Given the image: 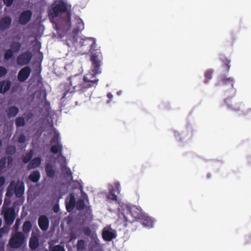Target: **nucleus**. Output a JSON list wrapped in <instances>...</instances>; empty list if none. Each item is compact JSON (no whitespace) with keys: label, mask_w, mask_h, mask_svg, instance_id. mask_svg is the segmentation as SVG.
I'll return each mask as SVG.
<instances>
[{"label":"nucleus","mask_w":251,"mask_h":251,"mask_svg":"<svg viewBox=\"0 0 251 251\" xmlns=\"http://www.w3.org/2000/svg\"><path fill=\"white\" fill-rule=\"evenodd\" d=\"M50 143L51 145L61 144L60 141L59 134L58 132H54L53 137L50 140Z\"/></svg>","instance_id":"nucleus-28"},{"label":"nucleus","mask_w":251,"mask_h":251,"mask_svg":"<svg viewBox=\"0 0 251 251\" xmlns=\"http://www.w3.org/2000/svg\"><path fill=\"white\" fill-rule=\"evenodd\" d=\"M12 23V19L9 16H5L0 20V30L2 31L8 29Z\"/></svg>","instance_id":"nucleus-14"},{"label":"nucleus","mask_w":251,"mask_h":251,"mask_svg":"<svg viewBox=\"0 0 251 251\" xmlns=\"http://www.w3.org/2000/svg\"><path fill=\"white\" fill-rule=\"evenodd\" d=\"M42 161V159L40 157H37L32 159L27 165L28 170H31L38 167Z\"/></svg>","instance_id":"nucleus-18"},{"label":"nucleus","mask_w":251,"mask_h":251,"mask_svg":"<svg viewBox=\"0 0 251 251\" xmlns=\"http://www.w3.org/2000/svg\"><path fill=\"white\" fill-rule=\"evenodd\" d=\"M26 141V137L24 134H21L18 139V142L20 143H24Z\"/></svg>","instance_id":"nucleus-42"},{"label":"nucleus","mask_w":251,"mask_h":251,"mask_svg":"<svg viewBox=\"0 0 251 251\" xmlns=\"http://www.w3.org/2000/svg\"><path fill=\"white\" fill-rule=\"evenodd\" d=\"M33 155V151L31 150L23 157V162L25 164L27 163L31 160Z\"/></svg>","instance_id":"nucleus-26"},{"label":"nucleus","mask_w":251,"mask_h":251,"mask_svg":"<svg viewBox=\"0 0 251 251\" xmlns=\"http://www.w3.org/2000/svg\"><path fill=\"white\" fill-rule=\"evenodd\" d=\"M102 236L103 239L106 241H110L116 237L114 233L107 230L102 231Z\"/></svg>","instance_id":"nucleus-20"},{"label":"nucleus","mask_w":251,"mask_h":251,"mask_svg":"<svg viewBox=\"0 0 251 251\" xmlns=\"http://www.w3.org/2000/svg\"><path fill=\"white\" fill-rule=\"evenodd\" d=\"M96 51L95 53H93L91 57L93 74L88 73L83 77L86 90L92 87H95L97 85L99 79L96 75L100 74L101 72L100 70V66L102 60V54L99 50H97Z\"/></svg>","instance_id":"nucleus-1"},{"label":"nucleus","mask_w":251,"mask_h":251,"mask_svg":"<svg viewBox=\"0 0 251 251\" xmlns=\"http://www.w3.org/2000/svg\"><path fill=\"white\" fill-rule=\"evenodd\" d=\"M2 213L6 225L11 226L14 223L16 218V213L14 206L8 207L5 206V202L2 208Z\"/></svg>","instance_id":"nucleus-5"},{"label":"nucleus","mask_w":251,"mask_h":251,"mask_svg":"<svg viewBox=\"0 0 251 251\" xmlns=\"http://www.w3.org/2000/svg\"><path fill=\"white\" fill-rule=\"evenodd\" d=\"M6 158H2L0 159V170L4 169L6 167Z\"/></svg>","instance_id":"nucleus-40"},{"label":"nucleus","mask_w":251,"mask_h":251,"mask_svg":"<svg viewBox=\"0 0 251 251\" xmlns=\"http://www.w3.org/2000/svg\"><path fill=\"white\" fill-rule=\"evenodd\" d=\"M32 57V54L31 52L27 51L20 54L17 58V62L19 65L23 66L28 65Z\"/></svg>","instance_id":"nucleus-9"},{"label":"nucleus","mask_w":251,"mask_h":251,"mask_svg":"<svg viewBox=\"0 0 251 251\" xmlns=\"http://www.w3.org/2000/svg\"><path fill=\"white\" fill-rule=\"evenodd\" d=\"M0 251H4V244L2 242H0Z\"/></svg>","instance_id":"nucleus-50"},{"label":"nucleus","mask_w":251,"mask_h":251,"mask_svg":"<svg viewBox=\"0 0 251 251\" xmlns=\"http://www.w3.org/2000/svg\"><path fill=\"white\" fill-rule=\"evenodd\" d=\"M15 148L12 146H8L6 149V152L8 154H13L15 152Z\"/></svg>","instance_id":"nucleus-39"},{"label":"nucleus","mask_w":251,"mask_h":251,"mask_svg":"<svg viewBox=\"0 0 251 251\" xmlns=\"http://www.w3.org/2000/svg\"><path fill=\"white\" fill-rule=\"evenodd\" d=\"M83 232L85 235L87 236H90L91 233V230L89 227H87L84 228Z\"/></svg>","instance_id":"nucleus-45"},{"label":"nucleus","mask_w":251,"mask_h":251,"mask_svg":"<svg viewBox=\"0 0 251 251\" xmlns=\"http://www.w3.org/2000/svg\"><path fill=\"white\" fill-rule=\"evenodd\" d=\"M234 79L233 77H227L226 76L222 75L218 78V82L216 83L217 86H228V89L233 88Z\"/></svg>","instance_id":"nucleus-8"},{"label":"nucleus","mask_w":251,"mask_h":251,"mask_svg":"<svg viewBox=\"0 0 251 251\" xmlns=\"http://www.w3.org/2000/svg\"><path fill=\"white\" fill-rule=\"evenodd\" d=\"M71 6L62 0H59L54 3L50 15L53 18L61 16L63 13H67L68 20L71 26Z\"/></svg>","instance_id":"nucleus-3"},{"label":"nucleus","mask_w":251,"mask_h":251,"mask_svg":"<svg viewBox=\"0 0 251 251\" xmlns=\"http://www.w3.org/2000/svg\"><path fill=\"white\" fill-rule=\"evenodd\" d=\"M53 210L55 213L58 212L59 210V207L58 204H55L53 207Z\"/></svg>","instance_id":"nucleus-49"},{"label":"nucleus","mask_w":251,"mask_h":251,"mask_svg":"<svg viewBox=\"0 0 251 251\" xmlns=\"http://www.w3.org/2000/svg\"><path fill=\"white\" fill-rule=\"evenodd\" d=\"M5 179L4 176H0V188H1L5 183Z\"/></svg>","instance_id":"nucleus-47"},{"label":"nucleus","mask_w":251,"mask_h":251,"mask_svg":"<svg viewBox=\"0 0 251 251\" xmlns=\"http://www.w3.org/2000/svg\"><path fill=\"white\" fill-rule=\"evenodd\" d=\"M71 86L73 87L74 91H85L86 88L84 86L83 78L80 75H75L69 78Z\"/></svg>","instance_id":"nucleus-7"},{"label":"nucleus","mask_w":251,"mask_h":251,"mask_svg":"<svg viewBox=\"0 0 251 251\" xmlns=\"http://www.w3.org/2000/svg\"><path fill=\"white\" fill-rule=\"evenodd\" d=\"M7 71V70L2 66H0V77H1L5 75Z\"/></svg>","instance_id":"nucleus-41"},{"label":"nucleus","mask_w":251,"mask_h":251,"mask_svg":"<svg viewBox=\"0 0 251 251\" xmlns=\"http://www.w3.org/2000/svg\"><path fill=\"white\" fill-rule=\"evenodd\" d=\"M21 44L17 41L12 42L10 44V50L15 53L18 52L21 49Z\"/></svg>","instance_id":"nucleus-25"},{"label":"nucleus","mask_w":251,"mask_h":251,"mask_svg":"<svg viewBox=\"0 0 251 251\" xmlns=\"http://www.w3.org/2000/svg\"><path fill=\"white\" fill-rule=\"evenodd\" d=\"M25 124V119L23 117H19L15 120V125L17 127L24 126Z\"/></svg>","instance_id":"nucleus-31"},{"label":"nucleus","mask_w":251,"mask_h":251,"mask_svg":"<svg viewBox=\"0 0 251 251\" xmlns=\"http://www.w3.org/2000/svg\"><path fill=\"white\" fill-rule=\"evenodd\" d=\"M31 70L29 67L26 66L23 68L19 72L17 78L20 82L25 81L29 76Z\"/></svg>","instance_id":"nucleus-11"},{"label":"nucleus","mask_w":251,"mask_h":251,"mask_svg":"<svg viewBox=\"0 0 251 251\" xmlns=\"http://www.w3.org/2000/svg\"><path fill=\"white\" fill-rule=\"evenodd\" d=\"M76 209L78 210H82L85 207V202L83 199H79L76 202Z\"/></svg>","instance_id":"nucleus-36"},{"label":"nucleus","mask_w":251,"mask_h":251,"mask_svg":"<svg viewBox=\"0 0 251 251\" xmlns=\"http://www.w3.org/2000/svg\"><path fill=\"white\" fill-rule=\"evenodd\" d=\"M76 205V201L75 196L71 194L70 196V199L68 202H66V208L68 212H71Z\"/></svg>","instance_id":"nucleus-16"},{"label":"nucleus","mask_w":251,"mask_h":251,"mask_svg":"<svg viewBox=\"0 0 251 251\" xmlns=\"http://www.w3.org/2000/svg\"><path fill=\"white\" fill-rule=\"evenodd\" d=\"M14 0H3L4 4L7 6H11L13 3Z\"/></svg>","instance_id":"nucleus-44"},{"label":"nucleus","mask_w":251,"mask_h":251,"mask_svg":"<svg viewBox=\"0 0 251 251\" xmlns=\"http://www.w3.org/2000/svg\"><path fill=\"white\" fill-rule=\"evenodd\" d=\"M11 86V82L10 80L0 81V94H4L7 92Z\"/></svg>","instance_id":"nucleus-17"},{"label":"nucleus","mask_w":251,"mask_h":251,"mask_svg":"<svg viewBox=\"0 0 251 251\" xmlns=\"http://www.w3.org/2000/svg\"><path fill=\"white\" fill-rule=\"evenodd\" d=\"M205 82L207 83L212 77V72L211 71H207L205 73Z\"/></svg>","instance_id":"nucleus-38"},{"label":"nucleus","mask_w":251,"mask_h":251,"mask_svg":"<svg viewBox=\"0 0 251 251\" xmlns=\"http://www.w3.org/2000/svg\"><path fill=\"white\" fill-rule=\"evenodd\" d=\"M32 228V225L30 221H27L24 222L23 225V231L25 234L28 233Z\"/></svg>","instance_id":"nucleus-27"},{"label":"nucleus","mask_w":251,"mask_h":251,"mask_svg":"<svg viewBox=\"0 0 251 251\" xmlns=\"http://www.w3.org/2000/svg\"><path fill=\"white\" fill-rule=\"evenodd\" d=\"M45 172L48 177L53 178L56 175L55 168L51 163H47L45 165Z\"/></svg>","instance_id":"nucleus-13"},{"label":"nucleus","mask_w":251,"mask_h":251,"mask_svg":"<svg viewBox=\"0 0 251 251\" xmlns=\"http://www.w3.org/2000/svg\"><path fill=\"white\" fill-rule=\"evenodd\" d=\"M2 225V220L0 218V227Z\"/></svg>","instance_id":"nucleus-56"},{"label":"nucleus","mask_w":251,"mask_h":251,"mask_svg":"<svg viewBox=\"0 0 251 251\" xmlns=\"http://www.w3.org/2000/svg\"><path fill=\"white\" fill-rule=\"evenodd\" d=\"M38 224L42 231H47L50 226V220L46 215H41L38 219Z\"/></svg>","instance_id":"nucleus-12"},{"label":"nucleus","mask_w":251,"mask_h":251,"mask_svg":"<svg viewBox=\"0 0 251 251\" xmlns=\"http://www.w3.org/2000/svg\"><path fill=\"white\" fill-rule=\"evenodd\" d=\"M76 249L78 251H82L86 249V245L83 240H79L76 244Z\"/></svg>","instance_id":"nucleus-32"},{"label":"nucleus","mask_w":251,"mask_h":251,"mask_svg":"<svg viewBox=\"0 0 251 251\" xmlns=\"http://www.w3.org/2000/svg\"><path fill=\"white\" fill-rule=\"evenodd\" d=\"M107 98L109 99V100H111L113 98V95L111 93H108L107 94Z\"/></svg>","instance_id":"nucleus-51"},{"label":"nucleus","mask_w":251,"mask_h":251,"mask_svg":"<svg viewBox=\"0 0 251 251\" xmlns=\"http://www.w3.org/2000/svg\"><path fill=\"white\" fill-rule=\"evenodd\" d=\"M65 174L68 177H72V172L69 168H66Z\"/></svg>","instance_id":"nucleus-46"},{"label":"nucleus","mask_w":251,"mask_h":251,"mask_svg":"<svg viewBox=\"0 0 251 251\" xmlns=\"http://www.w3.org/2000/svg\"><path fill=\"white\" fill-rule=\"evenodd\" d=\"M1 203V201H0V204Z\"/></svg>","instance_id":"nucleus-57"},{"label":"nucleus","mask_w":251,"mask_h":251,"mask_svg":"<svg viewBox=\"0 0 251 251\" xmlns=\"http://www.w3.org/2000/svg\"><path fill=\"white\" fill-rule=\"evenodd\" d=\"M109 190H113L114 193L119 194L120 192L119 182H115L113 185H110L109 187Z\"/></svg>","instance_id":"nucleus-30"},{"label":"nucleus","mask_w":251,"mask_h":251,"mask_svg":"<svg viewBox=\"0 0 251 251\" xmlns=\"http://www.w3.org/2000/svg\"><path fill=\"white\" fill-rule=\"evenodd\" d=\"M20 225V222L19 220H17L14 225V227L15 230H17L19 229Z\"/></svg>","instance_id":"nucleus-48"},{"label":"nucleus","mask_w":251,"mask_h":251,"mask_svg":"<svg viewBox=\"0 0 251 251\" xmlns=\"http://www.w3.org/2000/svg\"><path fill=\"white\" fill-rule=\"evenodd\" d=\"M7 159H8L9 163H10L11 162H12L13 161V158L11 156H8Z\"/></svg>","instance_id":"nucleus-53"},{"label":"nucleus","mask_w":251,"mask_h":251,"mask_svg":"<svg viewBox=\"0 0 251 251\" xmlns=\"http://www.w3.org/2000/svg\"><path fill=\"white\" fill-rule=\"evenodd\" d=\"M39 239L37 236L31 237L29 242V247L32 250H35L39 246Z\"/></svg>","instance_id":"nucleus-21"},{"label":"nucleus","mask_w":251,"mask_h":251,"mask_svg":"<svg viewBox=\"0 0 251 251\" xmlns=\"http://www.w3.org/2000/svg\"><path fill=\"white\" fill-rule=\"evenodd\" d=\"M138 221L141 222L145 226L151 227L153 225V220L145 213L142 216Z\"/></svg>","instance_id":"nucleus-15"},{"label":"nucleus","mask_w":251,"mask_h":251,"mask_svg":"<svg viewBox=\"0 0 251 251\" xmlns=\"http://www.w3.org/2000/svg\"><path fill=\"white\" fill-rule=\"evenodd\" d=\"M72 96V92H70L69 91H67L66 92H64L63 94V98L67 99L70 97Z\"/></svg>","instance_id":"nucleus-43"},{"label":"nucleus","mask_w":251,"mask_h":251,"mask_svg":"<svg viewBox=\"0 0 251 251\" xmlns=\"http://www.w3.org/2000/svg\"><path fill=\"white\" fill-rule=\"evenodd\" d=\"M50 251H65L63 245H57L53 247L50 246Z\"/></svg>","instance_id":"nucleus-37"},{"label":"nucleus","mask_w":251,"mask_h":251,"mask_svg":"<svg viewBox=\"0 0 251 251\" xmlns=\"http://www.w3.org/2000/svg\"><path fill=\"white\" fill-rule=\"evenodd\" d=\"M220 59L224 62V66L226 68V72H228L230 67V60L226 58L224 55H221Z\"/></svg>","instance_id":"nucleus-35"},{"label":"nucleus","mask_w":251,"mask_h":251,"mask_svg":"<svg viewBox=\"0 0 251 251\" xmlns=\"http://www.w3.org/2000/svg\"><path fill=\"white\" fill-rule=\"evenodd\" d=\"M14 54L15 53L10 49L6 50L4 54V60L5 61H9L13 57Z\"/></svg>","instance_id":"nucleus-33"},{"label":"nucleus","mask_w":251,"mask_h":251,"mask_svg":"<svg viewBox=\"0 0 251 251\" xmlns=\"http://www.w3.org/2000/svg\"><path fill=\"white\" fill-rule=\"evenodd\" d=\"M2 142L1 140H0V148L2 147Z\"/></svg>","instance_id":"nucleus-55"},{"label":"nucleus","mask_w":251,"mask_h":251,"mask_svg":"<svg viewBox=\"0 0 251 251\" xmlns=\"http://www.w3.org/2000/svg\"><path fill=\"white\" fill-rule=\"evenodd\" d=\"M25 188L23 185H20L16 187L15 190V195L18 198H21L24 194Z\"/></svg>","instance_id":"nucleus-29"},{"label":"nucleus","mask_w":251,"mask_h":251,"mask_svg":"<svg viewBox=\"0 0 251 251\" xmlns=\"http://www.w3.org/2000/svg\"><path fill=\"white\" fill-rule=\"evenodd\" d=\"M80 49L83 53H88L89 52H92L95 50L96 46V40L94 38H85L82 39L80 42Z\"/></svg>","instance_id":"nucleus-4"},{"label":"nucleus","mask_w":251,"mask_h":251,"mask_svg":"<svg viewBox=\"0 0 251 251\" xmlns=\"http://www.w3.org/2000/svg\"><path fill=\"white\" fill-rule=\"evenodd\" d=\"M76 26L74 29V31L76 33L82 31L84 28V25L83 21L79 17L75 16V18Z\"/></svg>","instance_id":"nucleus-19"},{"label":"nucleus","mask_w":251,"mask_h":251,"mask_svg":"<svg viewBox=\"0 0 251 251\" xmlns=\"http://www.w3.org/2000/svg\"><path fill=\"white\" fill-rule=\"evenodd\" d=\"M7 115L9 118L15 117L19 112V108L15 106L10 107L7 110Z\"/></svg>","instance_id":"nucleus-24"},{"label":"nucleus","mask_w":251,"mask_h":251,"mask_svg":"<svg viewBox=\"0 0 251 251\" xmlns=\"http://www.w3.org/2000/svg\"><path fill=\"white\" fill-rule=\"evenodd\" d=\"M106 199L108 201H117L118 200L117 196L114 193L113 190H109V193L106 195Z\"/></svg>","instance_id":"nucleus-34"},{"label":"nucleus","mask_w":251,"mask_h":251,"mask_svg":"<svg viewBox=\"0 0 251 251\" xmlns=\"http://www.w3.org/2000/svg\"><path fill=\"white\" fill-rule=\"evenodd\" d=\"M63 149V148L62 144H59L56 145H52L50 150V151L54 154H57L58 153L61 154Z\"/></svg>","instance_id":"nucleus-23"},{"label":"nucleus","mask_w":251,"mask_h":251,"mask_svg":"<svg viewBox=\"0 0 251 251\" xmlns=\"http://www.w3.org/2000/svg\"><path fill=\"white\" fill-rule=\"evenodd\" d=\"M25 241L24 234L22 232L17 231L12 235L9 239V245L11 248L18 249L21 247Z\"/></svg>","instance_id":"nucleus-6"},{"label":"nucleus","mask_w":251,"mask_h":251,"mask_svg":"<svg viewBox=\"0 0 251 251\" xmlns=\"http://www.w3.org/2000/svg\"><path fill=\"white\" fill-rule=\"evenodd\" d=\"M144 213L136 205H125L121 206L119 218L123 221L124 226L127 227L129 224L138 221Z\"/></svg>","instance_id":"nucleus-2"},{"label":"nucleus","mask_w":251,"mask_h":251,"mask_svg":"<svg viewBox=\"0 0 251 251\" xmlns=\"http://www.w3.org/2000/svg\"><path fill=\"white\" fill-rule=\"evenodd\" d=\"M40 173L36 170L32 172L28 176L29 179L33 182H37L40 178Z\"/></svg>","instance_id":"nucleus-22"},{"label":"nucleus","mask_w":251,"mask_h":251,"mask_svg":"<svg viewBox=\"0 0 251 251\" xmlns=\"http://www.w3.org/2000/svg\"><path fill=\"white\" fill-rule=\"evenodd\" d=\"M32 12L30 10H26L21 13L19 17V23L21 25L27 24L32 17Z\"/></svg>","instance_id":"nucleus-10"},{"label":"nucleus","mask_w":251,"mask_h":251,"mask_svg":"<svg viewBox=\"0 0 251 251\" xmlns=\"http://www.w3.org/2000/svg\"><path fill=\"white\" fill-rule=\"evenodd\" d=\"M76 238V237L75 235L72 234L70 236V241H71L73 240H75Z\"/></svg>","instance_id":"nucleus-52"},{"label":"nucleus","mask_w":251,"mask_h":251,"mask_svg":"<svg viewBox=\"0 0 251 251\" xmlns=\"http://www.w3.org/2000/svg\"><path fill=\"white\" fill-rule=\"evenodd\" d=\"M3 232V229L2 228H0V237H2Z\"/></svg>","instance_id":"nucleus-54"}]
</instances>
